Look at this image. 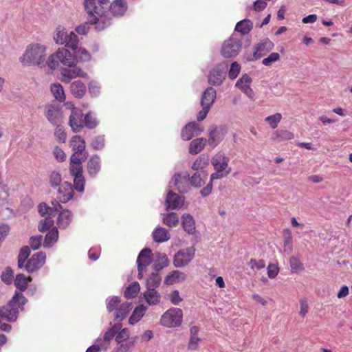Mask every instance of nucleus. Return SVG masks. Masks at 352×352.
<instances>
[{
  "instance_id": "f257e3e1",
  "label": "nucleus",
  "mask_w": 352,
  "mask_h": 352,
  "mask_svg": "<svg viewBox=\"0 0 352 352\" xmlns=\"http://www.w3.org/2000/svg\"><path fill=\"white\" fill-rule=\"evenodd\" d=\"M109 0H84L83 6L89 21L96 23L98 29H106L111 25L112 18L109 14Z\"/></svg>"
},
{
  "instance_id": "f03ea898",
  "label": "nucleus",
  "mask_w": 352,
  "mask_h": 352,
  "mask_svg": "<svg viewBox=\"0 0 352 352\" xmlns=\"http://www.w3.org/2000/svg\"><path fill=\"white\" fill-rule=\"evenodd\" d=\"M48 53L46 45L32 42L28 44L19 60L24 67L35 66L38 68L48 67Z\"/></svg>"
},
{
  "instance_id": "7ed1b4c3",
  "label": "nucleus",
  "mask_w": 352,
  "mask_h": 352,
  "mask_svg": "<svg viewBox=\"0 0 352 352\" xmlns=\"http://www.w3.org/2000/svg\"><path fill=\"white\" fill-rule=\"evenodd\" d=\"M26 302L27 299L23 294L16 292L6 305L0 307V320L15 322L18 318L19 310L23 309Z\"/></svg>"
},
{
  "instance_id": "20e7f679",
  "label": "nucleus",
  "mask_w": 352,
  "mask_h": 352,
  "mask_svg": "<svg viewBox=\"0 0 352 352\" xmlns=\"http://www.w3.org/2000/svg\"><path fill=\"white\" fill-rule=\"evenodd\" d=\"M60 64L67 67L76 65L74 55L65 47L58 48L55 52L48 56V67L50 69H57Z\"/></svg>"
},
{
  "instance_id": "39448f33",
  "label": "nucleus",
  "mask_w": 352,
  "mask_h": 352,
  "mask_svg": "<svg viewBox=\"0 0 352 352\" xmlns=\"http://www.w3.org/2000/svg\"><path fill=\"white\" fill-rule=\"evenodd\" d=\"M106 303L108 312L115 311L114 320L119 322L122 321L132 309L131 303L127 302L120 303V298L118 296L108 298Z\"/></svg>"
},
{
  "instance_id": "423d86ee",
  "label": "nucleus",
  "mask_w": 352,
  "mask_h": 352,
  "mask_svg": "<svg viewBox=\"0 0 352 352\" xmlns=\"http://www.w3.org/2000/svg\"><path fill=\"white\" fill-rule=\"evenodd\" d=\"M228 162L229 158L221 151L218 152L212 157L211 164L216 172L211 174V182L225 177L229 175L231 169L228 167Z\"/></svg>"
},
{
  "instance_id": "0eeeda50",
  "label": "nucleus",
  "mask_w": 352,
  "mask_h": 352,
  "mask_svg": "<svg viewBox=\"0 0 352 352\" xmlns=\"http://www.w3.org/2000/svg\"><path fill=\"white\" fill-rule=\"evenodd\" d=\"M183 319V311L179 308H170L168 309L161 317L160 323L168 328L179 327Z\"/></svg>"
},
{
  "instance_id": "6e6552de",
  "label": "nucleus",
  "mask_w": 352,
  "mask_h": 352,
  "mask_svg": "<svg viewBox=\"0 0 352 352\" xmlns=\"http://www.w3.org/2000/svg\"><path fill=\"white\" fill-rule=\"evenodd\" d=\"M195 254V248L192 246L179 250L173 258V265L176 267H183L188 265Z\"/></svg>"
},
{
  "instance_id": "1a4fd4ad",
  "label": "nucleus",
  "mask_w": 352,
  "mask_h": 352,
  "mask_svg": "<svg viewBox=\"0 0 352 352\" xmlns=\"http://www.w3.org/2000/svg\"><path fill=\"white\" fill-rule=\"evenodd\" d=\"M65 105L72 109L69 120V124L72 130L74 133L80 132L84 127V118L82 110L76 108L72 103H66Z\"/></svg>"
},
{
  "instance_id": "9d476101",
  "label": "nucleus",
  "mask_w": 352,
  "mask_h": 352,
  "mask_svg": "<svg viewBox=\"0 0 352 352\" xmlns=\"http://www.w3.org/2000/svg\"><path fill=\"white\" fill-rule=\"evenodd\" d=\"M228 65L220 63L214 67L209 72L208 76V83L213 86L221 85L226 79Z\"/></svg>"
},
{
  "instance_id": "9b49d317",
  "label": "nucleus",
  "mask_w": 352,
  "mask_h": 352,
  "mask_svg": "<svg viewBox=\"0 0 352 352\" xmlns=\"http://www.w3.org/2000/svg\"><path fill=\"white\" fill-rule=\"evenodd\" d=\"M189 184V174L184 171L175 174L168 184V187H175L180 193H184L188 190Z\"/></svg>"
},
{
  "instance_id": "f8f14e48",
  "label": "nucleus",
  "mask_w": 352,
  "mask_h": 352,
  "mask_svg": "<svg viewBox=\"0 0 352 352\" xmlns=\"http://www.w3.org/2000/svg\"><path fill=\"white\" fill-rule=\"evenodd\" d=\"M241 47V41L239 38L232 36L229 39L224 41L221 48L222 56L225 58L236 56Z\"/></svg>"
},
{
  "instance_id": "ddd939ff",
  "label": "nucleus",
  "mask_w": 352,
  "mask_h": 352,
  "mask_svg": "<svg viewBox=\"0 0 352 352\" xmlns=\"http://www.w3.org/2000/svg\"><path fill=\"white\" fill-rule=\"evenodd\" d=\"M45 259L46 255L44 252H36L27 261L23 268H24L28 273H33L44 265Z\"/></svg>"
},
{
  "instance_id": "4468645a",
  "label": "nucleus",
  "mask_w": 352,
  "mask_h": 352,
  "mask_svg": "<svg viewBox=\"0 0 352 352\" xmlns=\"http://www.w3.org/2000/svg\"><path fill=\"white\" fill-rule=\"evenodd\" d=\"M274 47V44L268 38L262 39L254 47L253 58L248 59L249 60H258L263 56L267 55Z\"/></svg>"
},
{
  "instance_id": "2eb2a0df",
  "label": "nucleus",
  "mask_w": 352,
  "mask_h": 352,
  "mask_svg": "<svg viewBox=\"0 0 352 352\" xmlns=\"http://www.w3.org/2000/svg\"><path fill=\"white\" fill-rule=\"evenodd\" d=\"M152 263V251L149 248H144L140 252L138 258V270L139 279L142 278L146 267Z\"/></svg>"
},
{
  "instance_id": "dca6fc26",
  "label": "nucleus",
  "mask_w": 352,
  "mask_h": 352,
  "mask_svg": "<svg viewBox=\"0 0 352 352\" xmlns=\"http://www.w3.org/2000/svg\"><path fill=\"white\" fill-rule=\"evenodd\" d=\"M45 115L47 120L54 126L61 124L64 120L61 108L56 104L47 106L45 109Z\"/></svg>"
},
{
  "instance_id": "f3484780",
  "label": "nucleus",
  "mask_w": 352,
  "mask_h": 352,
  "mask_svg": "<svg viewBox=\"0 0 352 352\" xmlns=\"http://www.w3.org/2000/svg\"><path fill=\"white\" fill-rule=\"evenodd\" d=\"M60 74L63 77L62 80L66 82H68L71 79L78 77L86 79L89 78L86 72L81 68L76 67V65L69 68H63L60 70Z\"/></svg>"
},
{
  "instance_id": "a211bd4d",
  "label": "nucleus",
  "mask_w": 352,
  "mask_h": 352,
  "mask_svg": "<svg viewBox=\"0 0 352 352\" xmlns=\"http://www.w3.org/2000/svg\"><path fill=\"white\" fill-rule=\"evenodd\" d=\"M203 131L204 129L199 124L191 122L183 128L181 136L183 140L188 141L193 137L199 135Z\"/></svg>"
},
{
  "instance_id": "6ab92c4d",
  "label": "nucleus",
  "mask_w": 352,
  "mask_h": 352,
  "mask_svg": "<svg viewBox=\"0 0 352 352\" xmlns=\"http://www.w3.org/2000/svg\"><path fill=\"white\" fill-rule=\"evenodd\" d=\"M184 204V199L172 190H169L167 192L165 201L166 210H175L181 208Z\"/></svg>"
},
{
  "instance_id": "aec40b11",
  "label": "nucleus",
  "mask_w": 352,
  "mask_h": 352,
  "mask_svg": "<svg viewBox=\"0 0 352 352\" xmlns=\"http://www.w3.org/2000/svg\"><path fill=\"white\" fill-rule=\"evenodd\" d=\"M128 9L125 0H113L108 7L109 14L111 16H122Z\"/></svg>"
},
{
  "instance_id": "412c9836",
  "label": "nucleus",
  "mask_w": 352,
  "mask_h": 352,
  "mask_svg": "<svg viewBox=\"0 0 352 352\" xmlns=\"http://www.w3.org/2000/svg\"><path fill=\"white\" fill-rule=\"evenodd\" d=\"M74 197V190L72 184L65 182L58 188L57 198L61 203H67Z\"/></svg>"
},
{
  "instance_id": "4be33fe9",
  "label": "nucleus",
  "mask_w": 352,
  "mask_h": 352,
  "mask_svg": "<svg viewBox=\"0 0 352 352\" xmlns=\"http://www.w3.org/2000/svg\"><path fill=\"white\" fill-rule=\"evenodd\" d=\"M252 78L246 74H243L236 82V87L241 90L250 99L254 100V94L250 87Z\"/></svg>"
},
{
  "instance_id": "5701e85b",
  "label": "nucleus",
  "mask_w": 352,
  "mask_h": 352,
  "mask_svg": "<svg viewBox=\"0 0 352 352\" xmlns=\"http://www.w3.org/2000/svg\"><path fill=\"white\" fill-rule=\"evenodd\" d=\"M101 168L100 157L98 155H92L87 162V172L89 176L94 177L99 173Z\"/></svg>"
},
{
  "instance_id": "b1692460",
  "label": "nucleus",
  "mask_w": 352,
  "mask_h": 352,
  "mask_svg": "<svg viewBox=\"0 0 352 352\" xmlns=\"http://www.w3.org/2000/svg\"><path fill=\"white\" fill-rule=\"evenodd\" d=\"M217 96L216 90L210 87H208L203 93L201 98V106L211 107L214 102Z\"/></svg>"
},
{
  "instance_id": "393cba45",
  "label": "nucleus",
  "mask_w": 352,
  "mask_h": 352,
  "mask_svg": "<svg viewBox=\"0 0 352 352\" xmlns=\"http://www.w3.org/2000/svg\"><path fill=\"white\" fill-rule=\"evenodd\" d=\"M207 178V171L196 172L190 177H189L190 184L195 188H200L205 184Z\"/></svg>"
},
{
  "instance_id": "a878e982",
  "label": "nucleus",
  "mask_w": 352,
  "mask_h": 352,
  "mask_svg": "<svg viewBox=\"0 0 352 352\" xmlns=\"http://www.w3.org/2000/svg\"><path fill=\"white\" fill-rule=\"evenodd\" d=\"M72 220V213L68 210L60 212L57 218V225L60 229L67 228Z\"/></svg>"
},
{
  "instance_id": "bb28decb",
  "label": "nucleus",
  "mask_w": 352,
  "mask_h": 352,
  "mask_svg": "<svg viewBox=\"0 0 352 352\" xmlns=\"http://www.w3.org/2000/svg\"><path fill=\"white\" fill-rule=\"evenodd\" d=\"M70 146L74 153L86 154L85 147L86 143L84 139L80 135H74L70 140Z\"/></svg>"
},
{
  "instance_id": "cd10ccee",
  "label": "nucleus",
  "mask_w": 352,
  "mask_h": 352,
  "mask_svg": "<svg viewBox=\"0 0 352 352\" xmlns=\"http://www.w3.org/2000/svg\"><path fill=\"white\" fill-rule=\"evenodd\" d=\"M68 32L62 25H58L54 32L53 39L57 45H65L67 41Z\"/></svg>"
},
{
  "instance_id": "c85d7f7f",
  "label": "nucleus",
  "mask_w": 352,
  "mask_h": 352,
  "mask_svg": "<svg viewBox=\"0 0 352 352\" xmlns=\"http://www.w3.org/2000/svg\"><path fill=\"white\" fill-rule=\"evenodd\" d=\"M186 274L179 270L173 271L165 278V283L166 285H173L176 283L183 282L186 279Z\"/></svg>"
},
{
  "instance_id": "c756f323",
  "label": "nucleus",
  "mask_w": 352,
  "mask_h": 352,
  "mask_svg": "<svg viewBox=\"0 0 352 352\" xmlns=\"http://www.w3.org/2000/svg\"><path fill=\"white\" fill-rule=\"evenodd\" d=\"M143 295L146 302L150 305H155L160 302L161 296L156 289H146Z\"/></svg>"
},
{
  "instance_id": "7c9ffc66",
  "label": "nucleus",
  "mask_w": 352,
  "mask_h": 352,
  "mask_svg": "<svg viewBox=\"0 0 352 352\" xmlns=\"http://www.w3.org/2000/svg\"><path fill=\"white\" fill-rule=\"evenodd\" d=\"M70 90L75 98H80L86 93V86L80 80L74 81L70 85Z\"/></svg>"
},
{
  "instance_id": "2f4dec72",
  "label": "nucleus",
  "mask_w": 352,
  "mask_h": 352,
  "mask_svg": "<svg viewBox=\"0 0 352 352\" xmlns=\"http://www.w3.org/2000/svg\"><path fill=\"white\" fill-rule=\"evenodd\" d=\"M58 231L56 227H53L49 230L47 234L45 236L43 241V246L45 248L52 247L58 241Z\"/></svg>"
},
{
  "instance_id": "473e14b6",
  "label": "nucleus",
  "mask_w": 352,
  "mask_h": 352,
  "mask_svg": "<svg viewBox=\"0 0 352 352\" xmlns=\"http://www.w3.org/2000/svg\"><path fill=\"white\" fill-rule=\"evenodd\" d=\"M153 237L155 242L163 243L169 240L170 235L166 228L157 227L153 232Z\"/></svg>"
},
{
  "instance_id": "72a5a7b5",
  "label": "nucleus",
  "mask_w": 352,
  "mask_h": 352,
  "mask_svg": "<svg viewBox=\"0 0 352 352\" xmlns=\"http://www.w3.org/2000/svg\"><path fill=\"white\" fill-rule=\"evenodd\" d=\"M146 311V307L143 305L136 307L133 311L131 316L129 317V323L132 325L136 324L144 316Z\"/></svg>"
},
{
  "instance_id": "f704fd0d",
  "label": "nucleus",
  "mask_w": 352,
  "mask_h": 352,
  "mask_svg": "<svg viewBox=\"0 0 352 352\" xmlns=\"http://www.w3.org/2000/svg\"><path fill=\"white\" fill-rule=\"evenodd\" d=\"M208 157L205 155H201L195 160L192 165V169L196 172L206 171V168L208 166Z\"/></svg>"
},
{
  "instance_id": "c9c22d12",
  "label": "nucleus",
  "mask_w": 352,
  "mask_h": 352,
  "mask_svg": "<svg viewBox=\"0 0 352 352\" xmlns=\"http://www.w3.org/2000/svg\"><path fill=\"white\" fill-rule=\"evenodd\" d=\"M182 226L188 234H193L195 231V222L192 215L184 214L182 216Z\"/></svg>"
},
{
  "instance_id": "e433bc0d",
  "label": "nucleus",
  "mask_w": 352,
  "mask_h": 352,
  "mask_svg": "<svg viewBox=\"0 0 352 352\" xmlns=\"http://www.w3.org/2000/svg\"><path fill=\"white\" fill-rule=\"evenodd\" d=\"M206 140L202 138L193 140L189 146V153L195 155L201 152L206 144Z\"/></svg>"
},
{
  "instance_id": "4c0bfd02",
  "label": "nucleus",
  "mask_w": 352,
  "mask_h": 352,
  "mask_svg": "<svg viewBox=\"0 0 352 352\" xmlns=\"http://www.w3.org/2000/svg\"><path fill=\"white\" fill-rule=\"evenodd\" d=\"M31 280L32 278L30 276L27 277L23 274H19L16 276L14 282L16 288L21 293L27 289L28 285Z\"/></svg>"
},
{
  "instance_id": "58836bf2",
  "label": "nucleus",
  "mask_w": 352,
  "mask_h": 352,
  "mask_svg": "<svg viewBox=\"0 0 352 352\" xmlns=\"http://www.w3.org/2000/svg\"><path fill=\"white\" fill-rule=\"evenodd\" d=\"M50 90L55 98L59 102H63L65 99L64 89L59 82L53 83L50 86Z\"/></svg>"
},
{
  "instance_id": "ea45409f",
  "label": "nucleus",
  "mask_w": 352,
  "mask_h": 352,
  "mask_svg": "<svg viewBox=\"0 0 352 352\" xmlns=\"http://www.w3.org/2000/svg\"><path fill=\"white\" fill-rule=\"evenodd\" d=\"M89 25H94V28L97 31H102L104 29H98L97 25L89 21V16L87 14V21L80 24L75 28V32L80 35H87L89 31Z\"/></svg>"
},
{
  "instance_id": "a19ab883",
  "label": "nucleus",
  "mask_w": 352,
  "mask_h": 352,
  "mask_svg": "<svg viewBox=\"0 0 352 352\" xmlns=\"http://www.w3.org/2000/svg\"><path fill=\"white\" fill-rule=\"evenodd\" d=\"M169 265V260L166 254L164 253H157L155 256L154 269L158 272Z\"/></svg>"
},
{
  "instance_id": "79ce46f5",
  "label": "nucleus",
  "mask_w": 352,
  "mask_h": 352,
  "mask_svg": "<svg viewBox=\"0 0 352 352\" xmlns=\"http://www.w3.org/2000/svg\"><path fill=\"white\" fill-rule=\"evenodd\" d=\"M294 138V135L287 130H277L272 134V139L277 141L290 140Z\"/></svg>"
},
{
  "instance_id": "37998d69",
  "label": "nucleus",
  "mask_w": 352,
  "mask_h": 352,
  "mask_svg": "<svg viewBox=\"0 0 352 352\" xmlns=\"http://www.w3.org/2000/svg\"><path fill=\"white\" fill-rule=\"evenodd\" d=\"M161 280L162 278L157 271L155 272L151 273L149 277L146 279V289L157 288L160 285Z\"/></svg>"
},
{
  "instance_id": "c03bdc74",
  "label": "nucleus",
  "mask_w": 352,
  "mask_h": 352,
  "mask_svg": "<svg viewBox=\"0 0 352 352\" xmlns=\"http://www.w3.org/2000/svg\"><path fill=\"white\" fill-rule=\"evenodd\" d=\"M253 24L249 19H243L238 22L235 26V30L242 34H248L252 28Z\"/></svg>"
},
{
  "instance_id": "a18cd8bd",
  "label": "nucleus",
  "mask_w": 352,
  "mask_h": 352,
  "mask_svg": "<svg viewBox=\"0 0 352 352\" xmlns=\"http://www.w3.org/2000/svg\"><path fill=\"white\" fill-rule=\"evenodd\" d=\"M140 290V284L138 282H134L126 287L124 292V296L128 299L133 298L138 295Z\"/></svg>"
},
{
  "instance_id": "49530a36",
  "label": "nucleus",
  "mask_w": 352,
  "mask_h": 352,
  "mask_svg": "<svg viewBox=\"0 0 352 352\" xmlns=\"http://www.w3.org/2000/svg\"><path fill=\"white\" fill-rule=\"evenodd\" d=\"M75 51V58L76 63L78 61L80 62H87L91 60V55L89 52L82 47H78Z\"/></svg>"
},
{
  "instance_id": "de8ad7c7",
  "label": "nucleus",
  "mask_w": 352,
  "mask_h": 352,
  "mask_svg": "<svg viewBox=\"0 0 352 352\" xmlns=\"http://www.w3.org/2000/svg\"><path fill=\"white\" fill-rule=\"evenodd\" d=\"M31 251L29 247L24 246L23 247L18 255V267L19 268H23L25 263L27 262V258L30 256Z\"/></svg>"
},
{
  "instance_id": "09e8293b",
  "label": "nucleus",
  "mask_w": 352,
  "mask_h": 352,
  "mask_svg": "<svg viewBox=\"0 0 352 352\" xmlns=\"http://www.w3.org/2000/svg\"><path fill=\"white\" fill-rule=\"evenodd\" d=\"M98 124V121L96 117V115L89 112L84 116V126L88 129H92L96 128Z\"/></svg>"
},
{
  "instance_id": "8fccbe9b",
  "label": "nucleus",
  "mask_w": 352,
  "mask_h": 352,
  "mask_svg": "<svg viewBox=\"0 0 352 352\" xmlns=\"http://www.w3.org/2000/svg\"><path fill=\"white\" fill-rule=\"evenodd\" d=\"M138 340V336L131 337L129 340L125 343L118 344L116 352H129L130 349L135 346Z\"/></svg>"
},
{
  "instance_id": "3c124183",
  "label": "nucleus",
  "mask_w": 352,
  "mask_h": 352,
  "mask_svg": "<svg viewBox=\"0 0 352 352\" xmlns=\"http://www.w3.org/2000/svg\"><path fill=\"white\" fill-rule=\"evenodd\" d=\"M62 176L58 171L54 170L49 175V183L52 188H56L61 185Z\"/></svg>"
},
{
  "instance_id": "603ef678",
  "label": "nucleus",
  "mask_w": 352,
  "mask_h": 352,
  "mask_svg": "<svg viewBox=\"0 0 352 352\" xmlns=\"http://www.w3.org/2000/svg\"><path fill=\"white\" fill-rule=\"evenodd\" d=\"M163 222L169 227H175L179 223L178 215L175 212L167 213L163 217Z\"/></svg>"
},
{
  "instance_id": "864d4df0",
  "label": "nucleus",
  "mask_w": 352,
  "mask_h": 352,
  "mask_svg": "<svg viewBox=\"0 0 352 352\" xmlns=\"http://www.w3.org/2000/svg\"><path fill=\"white\" fill-rule=\"evenodd\" d=\"M67 38V41L64 45L72 49V50H76L78 48L79 40L76 33L71 32L69 34H68Z\"/></svg>"
},
{
  "instance_id": "5fc2aeb1",
  "label": "nucleus",
  "mask_w": 352,
  "mask_h": 352,
  "mask_svg": "<svg viewBox=\"0 0 352 352\" xmlns=\"http://www.w3.org/2000/svg\"><path fill=\"white\" fill-rule=\"evenodd\" d=\"M55 204H54V202H52V204L54 205L53 208L49 207L45 203H41L38 207V212L43 216L45 214H48L49 212H51L53 209L54 210H58L59 209H62V206L56 201H55Z\"/></svg>"
},
{
  "instance_id": "6e6d98bb",
  "label": "nucleus",
  "mask_w": 352,
  "mask_h": 352,
  "mask_svg": "<svg viewBox=\"0 0 352 352\" xmlns=\"http://www.w3.org/2000/svg\"><path fill=\"white\" fill-rule=\"evenodd\" d=\"M130 338L129 330L127 328H124L116 334L115 340L117 344H121L124 342H128Z\"/></svg>"
},
{
  "instance_id": "4d7b16f0",
  "label": "nucleus",
  "mask_w": 352,
  "mask_h": 352,
  "mask_svg": "<svg viewBox=\"0 0 352 352\" xmlns=\"http://www.w3.org/2000/svg\"><path fill=\"white\" fill-rule=\"evenodd\" d=\"M221 140V136L216 129L210 131L209 133L208 143L214 148Z\"/></svg>"
},
{
  "instance_id": "13d9d810",
  "label": "nucleus",
  "mask_w": 352,
  "mask_h": 352,
  "mask_svg": "<svg viewBox=\"0 0 352 352\" xmlns=\"http://www.w3.org/2000/svg\"><path fill=\"white\" fill-rule=\"evenodd\" d=\"M54 226V220L52 217H45L42 219L38 224V230L40 232H45L47 230H50V229L52 228Z\"/></svg>"
},
{
  "instance_id": "bf43d9fd",
  "label": "nucleus",
  "mask_w": 352,
  "mask_h": 352,
  "mask_svg": "<svg viewBox=\"0 0 352 352\" xmlns=\"http://www.w3.org/2000/svg\"><path fill=\"white\" fill-rule=\"evenodd\" d=\"M282 115L280 113H276L272 116H269L265 118V121L267 122L272 129H276L278 123L280 122Z\"/></svg>"
},
{
  "instance_id": "052dcab7",
  "label": "nucleus",
  "mask_w": 352,
  "mask_h": 352,
  "mask_svg": "<svg viewBox=\"0 0 352 352\" xmlns=\"http://www.w3.org/2000/svg\"><path fill=\"white\" fill-rule=\"evenodd\" d=\"M56 126V127L54 131V135L56 140L60 143H65L67 140V134L64 127L61 125V124Z\"/></svg>"
},
{
  "instance_id": "680f3d73",
  "label": "nucleus",
  "mask_w": 352,
  "mask_h": 352,
  "mask_svg": "<svg viewBox=\"0 0 352 352\" xmlns=\"http://www.w3.org/2000/svg\"><path fill=\"white\" fill-rule=\"evenodd\" d=\"M120 327L121 324H116L112 328L109 329L107 331L105 332L103 337V340L104 342H105V344H109L110 340H111L113 337L116 338V331L117 329H120Z\"/></svg>"
},
{
  "instance_id": "e2e57ef3",
  "label": "nucleus",
  "mask_w": 352,
  "mask_h": 352,
  "mask_svg": "<svg viewBox=\"0 0 352 352\" xmlns=\"http://www.w3.org/2000/svg\"><path fill=\"white\" fill-rule=\"evenodd\" d=\"M74 177V186L75 189L80 192H82L85 190V179L83 175H75Z\"/></svg>"
},
{
  "instance_id": "0e129e2a",
  "label": "nucleus",
  "mask_w": 352,
  "mask_h": 352,
  "mask_svg": "<svg viewBox=\"0 0 352 352\" xmlns=\"http://www.w3.org/2000/svg\"><path fill=\"white\" fill-rule=\"evenodd\" d=\"M89 92L93 97H96L100 94L101 86L99 82L91 80L89 83Z\"/></svg>"
},
{
  "instance_id": "69168bd1",
  "label": "nucleus",
  "mask_w": 352,
  "mask_h": 352,
  "mask_svg": "<svg viewBox=\"0 0 352 352\" xmlns=\"http://www.w3.org/2000/svg\"><path fill=\"white\" fill-rule=\"evenodd\" d=\"M13 277V271L12 270L11 267H6L5 270L1 274V280L8 285L12 283Z\"/></svg>"
},
{
  "instance_id": "338daca9",
  "label": "nucleus",
  "mask_w": 352,
  "mask_h": 352,
  "mask_svg": "<svg viewBox=\"0 0 352 352\" xmlns=\"http://www.w3.org/2000/svg\"><path fill=\"white\" fill-rule=\"evenodd\" d=\"M280 59V54L277 52L271 53L267 57L262 60L263 65L265 66H271L273 63H275Z\"/></svg>"
},
{
  "instance_id": "774afa93",
  "label": "nucleus",
  "mask_w": 352,
  "mask_h": 352,
  "mask_svg": "<svg viewBox=\"0 0 352 352\" xmlns=\"http://www.w3.org/2000/svg\"><path fill=\"white\" fill-rule=\"evenodd\" d=\"M91 145L94 150H101L104 146V136L98 135L96 137L92 140Z\"/></svg>"
}]
</instances>
